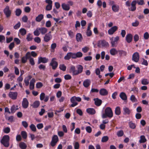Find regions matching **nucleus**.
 Masks as SVG:
<instances>
[{
    "label": "nucleus",
    "mask_w": 149,
    "mask_h": 149,
    "mask_svg": "<svg viewBox=\"0 0 149 149\" xmlns=\"http://www.w3.org/2000/svg\"><path fill=\"white\" fill-rule=\"evenodd\" d=\"M9 136L8 135L4 136L1 140V143L5 147H8L9 145Z\"/></svg>",
    "instance_id": "f257e3e1"
},
{
    "label": "nucleus",
    "mask_w": 149,
    "mask_h": 149,
    "mask_svg": "<svg viewBox=\"0 0 149 149\" xmlns=\"http://www.w3.org/2000/svg\"><path fill=\"white\" fill-rule=\"evenodd\" d=\"M105 113L109 118H111L113 116L112 111L111 109L109 107H107L105 109Z\"/></svg>",
    "instance_id": "f03ea898"
},
{
    "label": "nucleus",
    "mask_w": 149,
    "mask_h": 149,
    "mask_svg": "<svg viewBox=\"0 0 149 149\" xmlns=\"http://www.w3.org/2000/svg\"><path fill=\"white\" fill-rule=\"evenodd\" d=\"M119 38L118 36H117L115 38L112 37L110 39L112 47L116 46V45L117 44V42L119 40Z\"/></svg>",
    "instance_id": "7ed1b4c3"
},
{
    "label": "nucleus",
    "mask_w": 149,
    "mask_h": 149,
    "mask_svg": "<svg viewBox=\"0 0 149 149\" xmlns=\"http://www.w3.org/2000/svg\"><path fill=\"white\" fill-rule=\"evenodd\" d=\"M3 12L7 18L9 17L11 15V12L8 6H7L3 10Z\"/></svg>",
    "instance_id": "20e7f679"
},
{
    "label": "nucleus",
    "mask_w": 149,
    "mask_h": 149,
    "mask_svg": "<svg viewBox=\"0 0 149 149\" xmlns=\"http://www.w3.org/2000/svg\"><path fill=\"white\" fill-rule=\"evenodd\" d=\"M58 141V139L56 135H54L52 137V141L51 143V145L53 147L56 144Z\"/></svg>",
    "instance_id": "39448f33"
},
{
    "label": "nucleus",
    "mask_w": 149,
    "mask_h": 149,
    "mask_svg": "<svg viewBox=\"0 0 149 149\" xmlns=\"http://www.w3.org/2000/svg\"><path fill=\"white\" fill-rule=\"evenodd\" d=\"M98 46L100 47L101 46L103 47H107L109 46L108 43L104 40H100L99 42Z\"/></svg>",
    "instance_id": "423d86ee"
},
{
    "label": "nucleus",
    "mask_w": 149,
    "mask_h": 149,
    "mask_svg": "<svg viewBox=\"0 0 149 149\" xmlns=\"http://www.w3.org/2000/svg\"><path fill=\"white\" fill-rule=\"evenodd\" d=\"M56 59L55 58H53L50 64V65L52 66V69L54 70L58 66L57 62L55 61Z\"/></svg>",
    "instance_id": "0eeeda50"
},
{
    "label": "nucleus",
    "mask_w": 149,
    "mask_h": 149,
    "mask_svg": "<svg viewBox=\"0 0 149 149\" xmlns=\"http://www.w3.org/2000/svg\"><path fill=\"white\" fill-rule=\"evenodd\" d=\"M139 53L136 52L133 55L132 60L135 62H137L139 60Z\"/></svg>",
    "instance_id": "6e6552de"
},
{
    "label": "nucleus",
    "mask_w": 149,
    "mask_h": 149,
    "mask_svg": "<svg viewBox=\"0 0 149 149\" xmlns=\"http://www.w3.org/2000/svg\"><path fill=\"white\" fill-rule=\"evenodd\" d=\"M49 60L48 58L45 57H40L39 58L38 63V64H40L41 63H46L48 62Z\"/></svg>",
    "instance_id": "1a4fd4ad"
},
{
    "label": "nucleus",
    "mask_w": 149,
    "mask_h": 149,
    "mask_svg": "<svg viewBox=\"0 0 149 149\" xmlns=\"http://www.w3.org/2000/svg\"><path fill=\"white\" fill-rule=\"evenodd\" d=\"M17 93L16 92H10L9 93V96L13 100L16 99L17 98Z\"/></svg>",
    "instance_id": "9d476101"
},
{
    "label": "nucleus",
    "mask_w": 149,
    "mask_h": 149,
    "mask_svg": "<svg viewBox=\"0 0 149 149\" xmlns=\"http://www.w3.org/2000/svg\"><path fill=\"white\" fill-rule=\"evenodd\" d=\"M117 29L118 27L117 26H113L108 30V33L110 35H112Z\"/></svg>",
    "instance_id": "9b49d317"
},
{
    "label": "nucleus",
    "mask_w": 149,
    "mask_h": 149,
    "mask_svg": "<svg viewBox=\"0 0 149 149\" xmlns=\"http://www.w3.org/2000/svg\"><path fill=\"white\" fill-rule=\"evenodd\" d=\"M70 73H72L73 75H77V70H76L75 67L73 65L71 66L69 70Z\"/></svg>",
    "instance_id": "f8f14e48"
},
{
    "label": "nucleus",
    "mask_w": 149,
    "mask_h": 149,
    "mask_svg": "<svg viewBox=\"0 0 149 149\" xmlns=\"http://www.w3.org/2000/svg\"><path fill=\"white\" fill-rule=\"evenodd\" d=\"M75 99V96L73 97L70 99V101L72 103V104L71 105V107H73L78 104V103L76 102V101Z\"/></svg>",
    "instance_id": "ddd939ff"
},
{
    "label": "nucleus",
    "mask_w": 149,
    "mask_h": 149,
    "mask_svg": "<svg viewBox=\"0 0 149 149\" xmlns=\"http://www.w3.org/2000/svg\"><path fill=\"white\" fill-rule=\"evenodd\" d=\"M52 38V36L49 33L46 34L44 37V41L46 42H48Z\"/></svg>",
    "instance_id": "4468645a"
},
{
    "label": "nucleus",
    "mask_w": 149,
    "mask_h": 149,
    "mask_svg": "<svg viewBox=\"0 0 149 149\" xmlns=\"http://www.w3.org/2000/svg\"><path fill=\"white\" fill-rule=\"evenodd\" d=\"M100 94L101 95L105 96L108 94V92L105 88H102L100 90Z\"/></svg>",
    "instance_id": "2eb2a0df"
},
{
    "label": "nucleus",
    "mask_w": 149,
    "mask_h": 149,
    "mask_svg": "<svg viewBox=\"0 0 149 149\" xmlns=\"http://www.w3.org/2000/svg\"><path fill=\"white\" fill-rule=\"evenodd\" d=\"M29 103L27 99L26 98L23 99L22 102V105L23 108H26L28 106Z\"/></svg>",
    "instance_id": "dca6fc26"
},
{
    "label": "nucleus",
    "mask_w": 149,
    "mask_h": 149,
    "mask_svg": "<svg viewBox=\"0 0 149 149\" xmlns=\"http://www.w3.org/2000/svg\"><path fill=\"white\" fill-rule=\"evenodd\" d=\"M36 81L35 79L33 78L30 81V89L31 90L33 89L34 88V83Z\"/></svg>",
    "instance_id": "f3484780"
},
{
    "label": "nucleus",
    "mask_w": 149,
    "mask_h": 149,
    "mask_svg": "<svg viewBox=\"0 0 149 149\" xmlns=\"http://www.w3.org/2000/svg\"><path fill=\"white\" fill-rule=\"evenodd\" d=\"M95 101V104L97 106H99L101 105L102 103V101L98 98L94 99Z\"/></svg>",
    "instance_id": "a211bd4d"
},
{
    "label": "nucleus",
    "mask_w": 149,
    "mask_h": 149,
    "mask_svg": "<svg viewBox=\"0 0 149 149\" xmlns=\"http://www.w3.org/2000/svg\"><path fill=\"white\" fill-rule=\"evenodd\" d=\"M133 38L132 35L131 34H128L126 37V40L128 43L131 42Z\"/></svg>",
    "instance_id": "6ab92c4d"
},
{
    "label": "nucleus",
    "mask_w": 149,
    "mask_h": 149,
    "mask_svg": "<svg viewBox=\"0 0 149 149\" xmlns=\"http://www.w3.org/2000/svg\"><path fill=\"white\" fill-rule=\"evenodd\" d=\"M32 77L31 75L26 77L24 79V82L26 86H28L29 84V81L32 78Z\"/></svg>",
    "instance_id": "aec40b11"
},
{
    "label": "nucleus",
    "mask_w": 149,
    "mask_h": 149,
    "mask_svg": "<svg viewBox=\"0 0 149 149\" xmlns=\"http://www.w3.org/2000/svg\"><path fill=\"white\" fill-rule=\"evenodd\" d=\"M91 83V81L89 79H87L84 81L83 85L85 87L87 88L89 86Z\"/></svg>",
    "instance_id": "412c9836"
},
{
    "label": "nucleus",
    "mask_w": 149,
    "mask_h": 149,
    "mask_svg": "<svg viewBox=\"0 0 149 149\" xmlns=\"http://www.w3.org/2000/svg\"><path fill=\"white\" fill-rule=\"evenodd\" d=\"M77 75L82 72L83 71V68L81 65H79L77 66Z\"/></svg>",
    "instance_id": "4be33fe9"
},
{
    "label": "nucleus",
    "mask_w": 149,
    "mask_h": 149,
    "mask_svg": "<svg viewBox=\"0 0 149 149\" xmlns=\"http://www.w3.org/2000/svg\"><path fill=\"white\" fill-rule=\"evenodd\" d=\"M86 111L88 113L91 115L94 114L95 113V110L93 108H88L86 109Z\"/></svg>",
    "instance_id": "5701e85b"
},
{
    "label": "nucleus",
    "mask_w": 149,
    "mask_h": 149,
    "mask_svg": "<svg viewBox=\"0 0 149 149\" xmlns=\"http://www.w3.org/2000/svg\"><path fill=\"white\" fill-rule=\"evenodd\" d=\"M136 1H133L131 3V10L134 11L136 9Z\"/></svg>",
    "instance_id": "b1692460"
},
{
    "label": "nucleus",
    "mask_w": 149,
    "mask_h": 149,
    "mask_svg": "<svg viewBox=\"0 0 149 149\" xmlns=\"http://www.w3.org/2000/svg\"><path fill=\"white\" fill-rule=\"evenodd\" d=\"M120 97L123 100H125L127 99V96L124 92H121L120 94Z\"/></svg>",
    "instance_id": "393cba45"
},
{
    "label": "nucleus",
    "mask_w": 149,
    "mask_h": 149,
    "mask_svg": "<svg viewBox=\"0 0 149 149\" xmlns=\"http://www.w3.org/2000/svg\"><path fill=\"white\" fill-rule=\"evenodd\" d=\"M124 111L123 114L124 115H129L130 113V110L127 107H125L123 108Z\"/></svg>",
    "instance_id": "a878e982"
},
{
    "label": "nucleus",
    "mask_w": 149,
    "mask_h": 149,
    "mask_svg": "<svg viewBox=\"0 0 149 149\" xmlns=\"http://www.w3.org/2000/svg\"><path fill=\"white\" fill-rule=\"evenodd\" d=\"M63 9L65 10H68L70 9L69 5H66L65 3H63L61 5Z\"/></svg>",
    "instance_id": "bb28decb"
},
{
    "label": "nucleus",
    "mask_w": 149,
    "mask_h": 149,
    "mask_svg": "<svg viewBox=\"0 0 149 149\" xmlns=\"http://www.w3.org/2000/svg\"><path fill=\"white\" fill-rule=\"evenodd\" d=\"M43 15L42 14L39 15L36 18V20L38 22H40L43 19Z\"/></svg>",
    "instance_id": "cd10ccee"
},
{
    "label": "nucleus",
    "mask_w": 149,
    "mask_h": 149,
    "mask_svg": "<svg viewBox=\"0 0 149 149\" xmlns=\"http://www.w3.org/2000/svg\"><path fill=\"white\" fill-rule=\"evenodd\" d=\"M119 54L120 56H125L126 55V52L124 51L123 50H120L118 51Z\"/></svg>",
    "instance_id": "c85d7f7f"
},
{
    "label": "nucleus",
    "mask_w": 149,
    "mask_h": 149,
    "mask_svg": "<svg viewBox=\"0 0 149 149\" xmlns=\"http://www.w3.org/2000/svg\"><path fill=\"white\" fill-rule=\"evenodd\" d=\"M39 30L41 32L42 34H44L47 31V29L44 27L39 28Z\"/></svg>",
    "instance_id": "c756f323"
},
{
    "label": "nucleus",
    "mask_w": 149,
    "mask_h": 149,
    "mask_svg": "<svg viewBox=\"0 0 149 149\" xmlns=\"http://www.w3.org/2000/svg\"><path fill=\"white\" fill-rule=\"evenodd\" d=\"M110 54L112 55H114L116 54L118 52L116 50L115 48H112L110 50Z\"/></svg>",
    "instance_id": "7c9ffc66"
},
{
    "label": "nucleus",
    "mask_w": 149,
    "mask_h": 149,
    "mask_svg": "<svg viewBox=\"0 0 149 149\" xmlns=\"http://www.w3.org/2000/svg\"><path fill=\"white\" fill-rule=\"evenodd\" d=\"M19 146L22 149H25L27 146L25 143L23 142H21L19 144Z\"/></svg>",
    "instance_id": "2f4dec72"
},
{
    "label": "nucleus",
    "mask_w": 149,
    "mask_h": 149,
    "mask_svg": "<svg viewBox=\"0 0 149 149\" xmlns=\"http://www.w3.org/2000/svg\"><path fill=\"white\" fill-rule=\"evenodd\" d=\"M112 9L115 12H116L119 10V7L115 5H113L112 7Z\"/></svg>",
    "instance_id": "473e14b6"
},
{
    "label": "nucleus",
    "mask_w": 149,
    "mask_h": 149,
    "mask_svg": "<svg viewBox=\"0 0 149 149\" xmlns=\"http://www.w3.org/2000/svg\"><path fill=\"white\" fill-rule=\"evenodd\" d=\"M40 104V102L37 101L35 102L32 106L34 108H37L39 106Z\"/></svg>",
    "instance_id": "72a5a7b5"
},
{
    "label": "nucleus",
    "mask_w": 149,
    "mask_h": 149,
    "mask_svg": "<svg viewBox=\"0 0 149 149\" xmlns=\"http://www.w3.org/2000/svg\"><path fill=\"white\" fill-rule=\"evenodd\" d=\"M19 31L21 35L22 36L25 35L26 33V30L24 28L20 29L19 30Z\"/></svg>",
    "instance_id": "f704fd0d"
},
{
    "label": "nucleus",
    "mask_w": 149,
    "mask_h": 149,
    "mask_svg": "<svg viewBox=\"0 0 149 149\" xmlns=\"http://www.w3.org/2000/svg\"><path fill=\"white\" fill-rule=\"evenodd\" d=\"M141 84L144 85H147L149 84V82L148 80L146 79H142L141 81Z\"/></svg>",
    "instance_id": "c9c22d12"
},
{
    "label": "nucleus",
    "mask_w": 149,
    "mask_h": 149,
    "mask_svg": "<svg viewBox=\"0 0 149 149\" xmlns=\"http://www.w3.org/2000/svg\"><path fill=\"white\" fill-rule=\"evenodd\" d=\"M130 100L133 102H136L137 100L134 95H132L130 97Z\"/></svg>",
    "instance_id": "e433bc0d"
},
{
    "label": "nucleus",
    "mask_w": 149,
    "mask_h": 149,
    "mask_svg": "<svg viewBox=\"0 0 149 149\" xmlns=\"http://www.w3.org/2000/svg\"><path fill=\"white\" fill-rule=\"evenodd\" d=\"M76 38L77 41H81L82 38L81 34L80 33H77L76 36Z\"/></svg>",
    "instance_id": "4c0bfd02"
},
{
    "label": "nucleus",
    "mask_w": 149,
    "mask_h": 149,
    "mask_svg": "<svg viewBox=\"0 0 149 149\" xmlns=\"http://www.w3.org/2000/svg\"><path fill=\"white\" fill-rule=\"evenodd\" d=\"M140 138L141 139L139 142L141 143H144L146 141V140L144 136H141L140 137Z\"/></svg>",
    "instance_id": "58836bf2"
},
{
    "label": "nucleus",
    "mask_w": 149,
    "mask_h": 149,
    "mask_svg": "<svg viewBox=\"0 0 149 149\" xmlns=\"http://www.w3.org/2000/svg\"><path fill=\"white\" fill-rule=\"evenodd\" d=\"M115 113L116 115H119L120 113V108L119 107H117L115 110Z\"/></svg>",
    "instance_id": "ea45409f"
},
{
    "label": "nucleus",
    "mask_w": 149,
    "mask_h": 149,
    "mask_svg": "<svg viewBox=\"0 0 149 149\" xmlns=\"http://www.w3.org/2000/svg\"><path fill=\"white\" fill-rule=\"evenodd\" d=\"M22 11L20 9H17L15 11L16 15L17 16H19L21 14Z\"/></svg>",
    "instance_id": "a19ab883"
},
{
    "label": "nucleus",
    "mask_w": 149,
    "mask_h": 149,
    "mask_svg": "<svg viewBox=\"0 0 149 149\" xmlns=\"http://www.w3.org/2000/svg\"><path fill=\"white\" fill-rule=\"evenodd\" d=\"M123 134L124 132L122 130L118 131L117 133V135L118 137L122 136L123 135Z\"/></svg>",
    "instance_id": "79ce46f5"
},
{
    "label": "nucleus",
    "mask_w": 149,
    "mask_h": 149,
    "mask_svg": "<svg viewBox=\"0 0 149 149\" xmlns=\"http://www.w3.org/2000/svg\"><path fill=\"white\" fill-rule=\"evenodd\" d=\"M17 110V109H16L15 106L13 105L11 108L10 110L11 113H14L16 110Z\"/></svg>",
    "instance_id": "37998d69"
},
{
    "label": "nucleus",
    "mask_w": 149,
    "mask_h": 149,
    "mask_svg": "<svg viewBox=\"0 0 149 149\" xmlns=\"http://www.w3.org/2000/svg\"><path fill=\"white\" fill-rule=\"evenodd\" d=\"M71 57V52H69L67 53V55L64 57V58L65 60H69Z\"/></svg>",
    "instance_id": "c03bdc74"
},
{
    "label": "nucleus",
    "mask_w": 149,
    "mask_h": 149,
    "mask_svg": "<svg viewBox=\"0 0 149 149\" xmlns=\"http://www.w3.org/2000/svg\"><path fill=\"white\" fill-rule=\"evenodd\" d=\"M108 139V137L107 136H105L102 137L101 141L102 142H105L107 141Z\"/></svg>",
    "instance_id": "a18cd8bd"
},
{
    "label": "nucleus",
    "mask_w": 149,
    "mask_h": 149,
    "mask_svg": "<svg viewBox=\"0 0 149 149\" xmlns=\"http://www.w3.org/2000/svg\"><path fill=\"white\" fill-rule=\"evenodd\" d=\"M59 68L61 70L64 71H65L66 67L64 64H62L60 65Z\"/></svg>",
    "instance_id": "49530a36"
},
{
    "label": "nucleus",
    "mask_w": 149,
    "mask_h": 149,
    "mask_svg": "<svg viewBox=\"0 0 149 149\" xmlns=\"http://www.w3.org/2000/svg\"><path fill=\"white\" fill-rule=\"evenodd\" d=\"M21 135L22 137L24 139H26L27 136V134L26 132L22 131L21 132Z\"/></svg>",
    "instance_id": "de8ad7c7"
},
{
    "label": "nucleus",
    "mask_w": 149,
    "mask_h": 149,
    "mask_svg": "<svg viewBox=\"0 0 149 149\" xmlns=\"http://www.w3.org/2000/svg\"><path fill=\"white\" fill-rule=\"evenodd\" d=\"M6 118L8 120L12 122L13 119V116H10L9 117H7L6 116H5Z\"/></svg>",
    "instance_id": "09e8293b"
},
{
    "label": "nucleus",
    "mask_w": 149,
    "mask_h": 149,
    "mask_svg": "<svg viewBox=\"0 0 149 149\" xmlns=\"http://www.w3.org/2000/svg\"><path fill=\"white\" fill-rule=\"evenodd\" d=\"M129 125L130 127L132 129H134L136 127V125L135 124L132 122H130L129 123Z\"/></svg>",
    "instance_id": "8fccbe9b"
},
{
    "label": "nucleus",
    "mask_w": 149,
    "mask_h": 149,
    "mask_svg": "<svg viewBox=\"0 0 149 149\" xmlns=\"http://www.w3.org/2000/svg\"><path fill=\"white\" fill-rule=\"evenodd\" d=\"M31 10V8L29 6H26L24 8V11L27 13L30 12Z\"/></svg>",
    "instance_id": "3c124183"
},
{
    "label": "nucleus",
    "mask_w": 149,
    "mask_h": 149,
    "mask_svg": "<svg viewBox=\"0 0 149 149\" xmlns=\"http://www.w3.org/2000/svg\"><path fill=\"white\" fill-rule=\"evenodd\" d=\"M30 128L32 130L33 132H35L36 130V128L34 125L32 124L30 126Z\"/></svg>",
    "instance_id": "603ef678"
},
{
    "label": "nucleus",
    "mask_w": 149,
    "mask_h": 149,
    "mask_svg": "<svg viewBox=\"0 0 149 149\" xmlns=\"http://www.w3.org/2000/svg\"><path fill=\"white\" fill-rule=\"evenodd\" d=\"M139 24V22L137 20H136L135 22L132 23V25L134 26H137Z\"/></svg>",
    "instance_id": "864d4df0"
},
{
    "label": "nucleus",
    "mask_w": 149,
    "mask_h": 149,
    "mask_svg": "<svg viewBox=\"0 0 149 149\" xmlns=\"http://www.w3.org/2000/svg\"><path fill=\"white\" fill-rule=\"evenodd\" d=\"M34 41L37 43H40V42L41 40L39 37H36L34 38Z\"/></svg>",
    "instance_id": "5fc2aeb1"
},
{
    "label": "nucleus",
    "mask_w": 149,
    "mask_h": 149,
    "mask_svg": "<svg viewBox=\"0 0 149 149\" xmlns=\"http://www.w3.org/2000/svg\"><path fill=\"white\" fill-rule=\"evenodd\" d=\"M38 29L39 28L37 29L34 32V35L36 36H38L40 34L39 32V30Z\"/></svg>",
    "instance_id": "6e6d98bb"
},
{
    "label": "nucleus",
    "mask_w": 149,
    "mask_h": 149,
    "mask_svg": "<svg viewBox=\"0 0 149 149\" xmlns=\"http://www.w3.org/2000/svg\"><path fill=\"white\" fill-rule=\"evenodd\" d=\"M43 86L42 83L39 82L37 83L36 84V87L37 88H40Z\"/></svg>",
    "instance_id": "4d7b16f0"
},
{
    "label": "nucleus",
    "mask_w": 149,
    "mask_h": 149,
    "mask_svg": "<svg viewBox=\"0 0 149 149\" xmlns=\"http://www.w3.org/2000/svg\"><path fill=\"white\" fill-rule=\"evenodd\" d=\"M77 113L80 116H81L83 115V113L81 110L80 109H77L76 110Z\"/></svg>",
    "instance_id": "13d9d810"
},
{
    "label": "nucleus",
    "mask_w": 149,
    "mask_h": 149,
    "mask_svg": "<svg viewBox=\"0 0 149 149\" xmlns=\"http://www.w3.org/2000/svg\"><path fill=\"white\" fill-rule=\"evenodd\" d=\"M20 23L19 22L17 24H16L14 26V28L15 29H17L19 28L20 26Z\"/></svg>",
    "instance_id": "bf43d9fd"
},
{
    "label": "nucleus",
    "mask_w": 149,
    "mask_h": 149,
    "mask_svg": "<svg viewBox=\"0 0 149 149\" xmlns=\"http://www.w3.org/2000/svg\"><path fill=\"white\" fill-rule=\"evenodd\" d=\"M45 97V94L44 93H42L40 96V99L41 100H43L44 99Z\"/></svg>",
    "instance_id": "052dcab7"
},
{
    "label": "nucleus",
    "mask_w": 149,
    "mask_h": 149,
    "mask_svg": "<svg viewBox=\"0 0 149 149\" xmlns=\"http://www.w3.org/2000/svg\"><path fill=\"white\" fill-rule=\"evenodd\" d=\"M28 17L27 16L25 15L22 18V20L24 22H27L28 20Z\"/></svg>",
    "instance_id": "680f3d73"
},
{
    "label": "nucleus",
    "mask_w": 149,
    "mask_h": 149,
    "mask_svg": "<svg viewBox=\"0 0 149 149\" xmlns=\"http://www.w3.org/2000/svg\"><path fill=\"white\" fill-rule=\"evenodd\" d=\"M89 48L87 47H85L82 48V51L84 53L87 52L89 50Z\"/></svg>",
    "instance_id": "e2e57ef3"
},
{
    "label": "nucleus",
    "mask_w": 149,
    "mask_h": 149,
    "mask_svg": "<svg viewBox=\"0 0 149 149\" xmlns=\"http://www.w3.org/2000/svg\"><path fill=\"white\" fill-rule=\"evenodd\" d=\"M86 131L89 133H90L92 131V129L90 126H87L86 127Z\"/></svg>",
    "instance_id": "0e129e2a"
},
{
    "label": "nucleus",
    "mask_w": 149,
    "mask_h": 149,
    "mask_svg": "<svg viewBox=\"0 0 149 149\" xmlns=\"http://www.w3.org/2000/svg\"><path fill=\"white\" fill-rule=\"evenodd\" d=\"M134 39L135 42L137 41L139 39V36L137 34H135L134 37Z\"/></svg>",
    "instance_id": "69168bd1"
},
{
    "label": "nucleus",
    "mask_w": 149,
    "mask_h": 149,
    "mask_svg": "<svg viewBox=\"0 0 149 149\" xmlns=\"http://www.w3.org/2000/svg\"><path fill=\"white\" fill-rule=\"evenodd\" d=\"M144 38L145 39H148L149 38V34L147 32H146L144 34Z\"/></svg>",
    "instance_id": "338daca9"
},
{
    "label": "nucleus",
    "mask_w": 149,
    "mask_h": 149,
    "mask_svg": "<svg viewBox=\"0 0 149 149\" xmlns=\"http://www.w3.org/2000/svg\"><path fill=\"white\" fill-rule=\"evenodd\" d=\"M79 147V143L76 142L74 144V148L75 149H78Z\"/></svg>",
    "instance_id": "774afa93"
}]
</instances>
